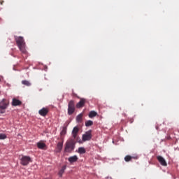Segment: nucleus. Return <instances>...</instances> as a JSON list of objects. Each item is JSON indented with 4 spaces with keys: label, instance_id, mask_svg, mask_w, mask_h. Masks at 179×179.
<instances>
[{
    "label": "nucleus",
    "instance_id": "f257e3e1",
    "mask_svg": "<svg viewBox=\"0 0 179 179\" xmlns=\"http://www.w3.org/2000/svg\"><path fill=\"white\" fill-rule=\"evenodd\" d=\"M14 38L20 51H21L22 54H26V52H27V51H26V42H24L23 36H15Z\"/></svg>",
    "mask_w": 179,
    "mask_h": 179
},
{
    "label": "nucleus",
    "instance_id": "f03ea898",
    "mask_svg": "<svg viewBox=\"0 0 179 179\" xmlns=\"http://www.w3.org/2000/svg\"><path fill=\"white\" fill-rule=\"evenodd\" d=\"M75 140L73 139L67 141L65 144L64 152L66 153H72V152L75 150Z\"/></svg>",
    "mask_w": 179,
    "mask_h": 179
},
{
    "label": "nucleus",
    "instance_id": "7ed1b4c3",
    "mask_svg": "<svg viewBox=\"0 0 179 179\" xmlns=\"http://www.w3.org/2000/svg\"><path fill=\"white\" fill-rule=\"evenodd\" d=\"M9 106V101L7 99H3L0 101V114H5L6 112V108H8Z\"/></svg>",
    "mask_w": 179,
    "mask_h": 179
},
{
    "label": "nucleus",
    "instance_id": "20e7f679",
    "mask_svg": "<svg viewBox=\"0 0 179 179\" xmlns=\"http://www.w3.org/2000/svg\"><path fill=\"white\" fill-rule=\"evenodd\" d=\"M20 162L22 166H28L29 163H31V158L29 156L21 155L20 156Z\"/></svg>",
    "mask_w": 179,
    "mask_h": 179
},
{
    "label": "nucleus",
    "instance_id": "39448f33",
    "mask_svg": "<svg viewBox=\"0 0 179 179\" xmlns=\"http://www.w3.org/2000/svg\"><path fill=\"white\" fill-rule=\"evenodd\" d=\"M75 113V101L71 100L68 104V115H72Z\"/></svg>",
    "mask_w": 179,
    "mask_h": 179
},
{
    "label": "nucleus",
    "instance_id": "423d86ee",
    "mask_svg": "<svg viewBox=\"0 0 179 179\" xmlns=\"http://www.w3.org/2000/svg\"><path fill=\"white\" fill-rule=\"evenodd\" d=\"M90 139H92V131H87L85 134L83 135V142H86V141H90Z\"/></svg>",
    "mask_w": 179,
    "mask_h": 179
},
{
    "label": "nucleus",
    "instance_id": "0eeeda50",
    "mask_svg": "<svg viewBox=\"0 0 179 179\" xmlns=\"http://www.w3.org/2000/svg\"><path fill=\"white\" fill-rule=\"evenodd\" d=\"M62 148H64V138H62V142H59L56 147L57 153H61L62 150Z\"/></svg>",
    "mask_w": 179,
    "mask_h": 179
},
{
    "label": "nucleus",
    "instance_id": "6e6552de",
    "mask_svg": "<svg viewBox=\"0 0 179 179\" xmlns=\"http://www.w3.org/2000/svg\"><path fill=\"white\" fill-rule=\"evenodd\" d=\"M157 159L158 160L159 163H160L161 166H164V167L167 166V162H166V159L163 158V157L159 155L157 157Z\"/></svg>",
    "mask_w": 179,
    "mask_h": 179
},
{
    "label": "nucleus",
    "instance_id": "1a4fd4ad",
    "mask_svg": "<svg viewBox=\"0 0 179 179\" xmlns=\"http://www.w3.org/2000/svg\"><path fill=\"white\" fill-rule=\"evenodd\" d=\"M50 110L48 108H43L42 109L38 110V114L41 115V117H45L47 114H48Z\"/></svg>",
    "mask_w": 179,
    "mask_h": 179
},
{
    "label": "nucleus",
    "instance_id": "9d476101",
    "mask_svg": "<svg viewBox=\"0 0 179 179\" xmlns=\"http://www.w3.org/2000/svg\"><path fill=\"white\" fill-rule=\"evenodd\" d=\"M85 103H86V99L81 98L80 101L76 104L77 108H81V107H83V106H85Z\"/></svg>",
    "mask_w": 179,
    "mask_h": 179
},
{
    "label": "nucleus",
    "instance_id": "9b49d317",
    "mask_svg": "<svg viewBox=\"0 0 179 179\" xmlns=\"http://www.w3.org/2000/svg\"><path fill=\"white\" fill-rule=\"evenodd\" d=\"M12 106H13L14 107H16L17 106H22V102L20 101V100L14 98L13 99Z\"/></svg>",
    "mask_w": 179,
    "mask_h": 179
},
{
    "label": "nucleus",
    "instance_id": "f8f14e48",
    "mask_svg": "<svg viewBox=\"0 0 179 179\" xmlns=\"http://www.w3.org/2000/svg\"><path fill=\"white\" fill-rule=\"evenodd\" d=\"M78 132H79V128L78 127H75L72 131V135H73V138H74V139H76V136H78Z\"/></svg>",
    "mask_w": 179,
    "mask_h": 179
},
{
    "label": "nucleus",
    "instance_id": "ddd939ff",
    "mask_svg": "<svg viewBox=\"0 0 179 179\" xmlns=\"http://www.w3.org/2000/svg\"><path fill=\"white\" fill-rule=\"evenodd\" d=\"M37 146L38 148V149H42L43 150H45L47 148V145H45V143H41V142H38L37 143Z\"/></svg>",
    "mask_w": 179,
    "mask_h": 179
},
{
    "label": "nucleus",
    "instance_id": "4468645a",
    "mask_svg": "<svg viewBox=\"0 0 179 179\" xmlns=\"http://www.w3.org/2000/svg\"><path fill=\"white\" fill-rule=\"evenodd\" d=\"M132 159H134L135 160H136V159H138V157H132V156H130V155H127L124 157V160L127 162H131L132 160Z\"/></svg>",
    "mask_w": 179,
    "mask_h": 179
},
{
    "label": "nucleus",
    "instance_id": "2eb2a0df",
    "mask_svg": "<svg viewBox=\"0 0 179 179\" xmlns=\"http://www.w3.org/2000/svg\"><path fill=\"white\" fill-rule=\"evenodd\" d=\"M78 156H76V155H73V156H72V157H70L69 158V162H70V163H76V162H78Z\"/></svg>",
    "mask_w": 179,
    "mask_h": 179
},
{
    "label": "nucleus",
    "instance_id": "dca6fc26",
    "mask_svg": "<svg viewBox=\"0 0 179 179\" xmlns=\"http://www.w3.org/2000/svg\"><path fill=\"white\" fill-rule=\"evenodd\" d=\"M22 84L24 85V86H27V87L31 86V83H30V81L27 80H22Z\"/></svg>",
    "mask_w": 179,
    "mask_h": 179
},
{
    "label": "nucleus",
    "instance_id": "f3484780",
    "mask_svg": "<svg viewBox=\"0 0 179 179\" xmlns=\"http://www.w3.org/2000/svg\"><path fill=\"white\" fill-rule=\"evenodd\" d=\"M96 115H97V112H96L94 110H92L89 113L90 118H93L94 117H96Z\"/></svg>",
    "mask_w": 179,
    "mask_h": 179
},
{
    "label": "nucleus",
    "instance_id": "a211bd4d",
    "mask_svg": "<svg viewBox=\"0 0 179 179\" xmlns=\"http://www.w3.org/2000/svg\"><path fill=\"white\" fill-rule=\"evenodd\" d=\"M83 114L80 113L76 117L77 122H82Z\"/></svg>",
    "mask_w": 179,
    "mask_h": 179
},
{
    "label": "nucleus",
    "instance_id": "6ab92c4d",
    "mask_svg": "<svg viewBox=\"0 0 179 179\" xmlns=\"http://www.w3.org/2000/svg\"><path fill=\"white\" fill-rule=\"evenodd\" d=\"M60 135L61 136H65V135H66V127H63Z\"/></svg>",
    "mask_w": 179,
    "mask_h": 179
},
{
    "label": "nucleus",
    "instance_id": "aec40b11",
    "mask_svg": "<svg viewBox=\"0 0 179 179\" xmlns=\"http://www.w3.org/2000/svg\"><path fill=\"white\" fill-rule=\"evenodd\" d=\"M78 153H80V155H83L86 153V150L85 149V148L80 147L78 148Z\"/></svg>",
    "mask_w": 179,
    "mask_h": 179
},
{
    "label": "nucleus",
    "instance_id": "412c9836",
    "mask_svg": "<svg viewBox=\"0 0 179 179\" xmlns=\"http://www.w3.org/2000/svg\"><path fill=\"white\" fill-rule=\"evenodd\" d=\"M66 169V166H62V169L59 171V177H62V174L65 172V169Z\"/></svg>",
    "mask_w": 179,
    "mask_h": 179
},
{
    "label": "nucleus",
    "instance_id": "4be33fe9",
    "mask_svg": "<svg viewBox=\"0 0 179 179\" xmlns=\"http://www.w3.org/2000/svg\"><path fill=\"white\" fill-rule=\"evenodd\" d=\"M92 125H93V121L87 120L85 122V127H92Z\"/></svg>",
    "mask_w": 179,
    "mask_h": 179
},
{
    "label": "nucleus",
    "instance_id": "5701e85b",
    "mask_svg": "<svg viewBox=\"0 0 179 179\" xmlns=\"http://www.w3.org/2000/svg\"><path fill=\"white\" fill-rule=\"evenodd\" d=\"M0 139H6V134H0Z\"/></svg>",
    "mask_w": 179,
    "mask_h": 179
},
{
    "label": "nucleus",
    "instance_id": "b1692460",
    "mask_svg": "<svg viewBox=\"0 0 179 179\" xmlns=\"http://www.w3.org/2000/svg\"><path fill=\"white\" fill-rule=\"evenodd\" d=\"M0 82H1V79H0Z\"/></svg>",
    "mask_w": 179,
    "mask_h": 179
}]
</instances>
